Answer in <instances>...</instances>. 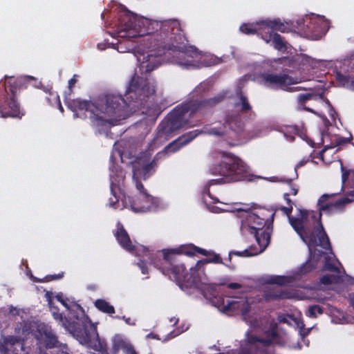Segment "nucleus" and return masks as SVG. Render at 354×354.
<instances>
[{
	"label": "nucleus",
	"instance_id": "obj_1",
	"mask_svg": "<svg viewBox=\"0 0 354 354\" xmlns=\"http://www.w3.org/2000/svg\"><path fill=\"white\" fill-rule=\"evenodd\" d=\"M118 8V37L127 39L145 37L142 41L148 54L144 57L145 60L141 63L140 69L145 73L157 68L162 55H178V64L190 66L192 61L185 58H196L200 55L196 46L189 44L178 20L153 21L137 16L124 6L120 5Z\"/></svg>",
	"mask_w": 354,
	"mask_h": 354
},
{
	"label": "nucleus",
	"instance_id": "obj_2",
	"mask_svg": "<svg viewBox=\"0 0 354 354\" xmlns=\"http://www.w3.org/2000/svg\"><path fill=\"white\" fill-rule=\"evenodd\" d=\"M155 93L153 83L135 73L127 88L125 98L120 95L105 93L93 101L66 99L65 103L75 118L80 117V111L88 112L91 125L104 130L124 119L129 111L150 108L149 102Z\"/></svg>",
	"mask_w": 354,
	"mask_h": 354
},
{
	"label": "nucleus",
	"instance_id": "obj_3",
	"mask_svg": "<svg viewBox=\"0 0 354 354\" xmlns=\"http://www.w3.org/2000/svg\"><path fill=\"white\" fill-rule=\"evenodd\" d=\"M163 258L161 266L156 264V266L165 275L176 282L178 286L184 291H188L192 288H198L201 283L199 274L197 273L196 266L191 268L187 272L184 264H178L176 260V254H183L188 257H193L197 254L207 257L210 252L207 250L190 243L182 245L175 249H164L162 250Z\"/></svg>",
	"mask_w": 354,
	"mask_h": 354
},
{
	"label": "nucleus",
	"instance_id": "obj_4",
	"mask_svg": "<svg viewBox=\"0 0 354 354\" xmlns=\"http://www.w3.org/2000/svg\"><path fill=\"white\" fill-rule=\"evenodd\" d=\"M221 156L223 159L219 162L214 163L209 167L211 174L221 176V178L207 181L203 191L204 194L212 199L214 203H218V200L212 195L209 189L212 186L240 181H252L254 177L250 167L239 158L225 151H222Z\"/></svg>",
	"mask_w": 354,
	"mask_h": 354
},
{
	"label": "nucleus",
	"instance_id": "obj_5",
	"mask_svg": "<svg viewBox=\"0 0 354 354\" xmlns=\"http://www.w3.org/2000/svg\"><path fill=\"white\" fill-rule=\"evenodd\" d=\"M199 133L200 131L196 129L183 135L158 152L153 159H151L152 150L147 149L141 152L133 163V177L140 176L143 180L147 179L156 172L159 162L164 160L168 153L176 152L192 141Z\"/></svg>",
	"mask_w": 354,
	"mask_h": 354
},
{
	"label": "nucleus",
	"instance_id": "obj_6",
	"mask_svg": "<svg viewBox=\"0 0 354 354\" xmlns=\"http://www.w3.org/2000/svg\"><path fill=\"white\" fill-rule=\"evenodd\" d=\"M337 194H324L317 201L319 212L310 211L312 232L317 239V246L326 250H331L329 237L322 222V214H333L344 212L345 207L351 201L348 198L335 199Z\"/></svg>",
	"mask_w": 354,
	"mask_h": 354
},
{
	"label": "nucleus",
	"instance_id": "obj_7",
	"mask_svg": "<svg viewBox=\"0 0 354 354\" xmlns=\"http://www.w3.org/2000/svg\"><path fill=\"white\" fill-rule=\"evenodd\" d=\"M26 88V79L10 77L0 86V115L1 118H21L25 112L17 100L20 91Z\"/></svg>",
	"mask_w": 354,
	"mask_h": 354
},
{
	"label": "nucleus",
	"instance_id": "obj_8",
	"mask_svg": "<svg viewBox=\"0 0 354 354\" xmlns=\"http://www.w3.org/2000/svg\"><path fill=\"white\" fill-rule=\"evenodd\" d=\"M288 216V222L297 235L309 248L310 255L313 254L312 248L317 246V239L312 232L310 211L299 209L297 217L292 216L293 207L281 206L278 208Z\"/></svg>",
	"mask_w": 354,
	"mask_h": 354
},
{
	"label": "nucleus",
	"instance_id": "obj_9",
	"mask_svg": "<svg viewBox=\"0 0 354 354\" xmlns=\"http://www.w3.org/2000/svg\"><path fill=\"white\" fill-rule=\"evenodd\" d=\"M188 115L194 114L191 113V109L187 102L175 107L159 124L158 136H168L181 128H189L196 125L187 119Z\"/></svg>",
	"mask_w": 354,
	"mask_h": 354
},
{
	"label": "nucleus",
	"instance_id": "obj_10",
	"mask_svg": "<svg viewBox=\"0 0 354 354\" xmlns=\"http://www.w3.org/2000/svg\"><path fill=\"white\" fill-rule=\"evenodd\" d=\"M244 127L240 113H227L222 127L211 128L209 133L218 136H225L239 141L245 138Z\"/></svg>",
	"mask_w": 354,
	"mask_h": 354
},
{
	"label": "nucleus",
	"instance_id": "obj_11",
	"mask_svg": "<svg viewBox=\"0 0 354 354\" xmlns=\"http://www.w3.org/2000/svg\"><path fill=\"white\" fill-rule=\"evenodd\" d=\"M142 176H137L133 179L136 184V189L142 194L143 198L133 201L130 196H123L121 198L122 203V208H127L131 209L136 213L146 212L155 210L158 207L157 199L149 195L145 189L144 185L140 181Z\"/></svg>",
	"mask_w": 354,
	"mask_h": 354
},
{
	"label": "nucleus",
	"instance_id": "obj_12",
	"mask_svg": "<svg viewBox=\"0 0 354 354\" xmlns=\"http://www.w3.org/2000/svg\"><path fill=\"white\" fill-rule=\"evenodd\" d=\"M264 218H259L254 213L248 214L245 218L246 229L250 234H253L261 250H265L270 243V234L268 232L270 228H267L266 223Z\"/></svg>",
	"mask_w": 354,
	"mask_h": 354
},
{
	"label": "nucleus",
	"instance_id": "obj_13",
	"mask_svg": "<svg viewBox=\"0 0 354 354\" xmlns=\"http://www.w3.org/2000/svg\"><path fill=\"white\" fill-rule=\"evenodd\" d=\"M77 337L81 344L98 351L100 354H109L106 342L100 338L95 327L85 328L83 330L78 331Z\"/></svg>",
	"mask_w": 354,
	"mask_h": 354
},
{
	"label": "nucleus",
	"instance_id": "obj_14",
	"mask_svg": "<svg viewBox=\"0 0 354 354\" xmlns=\"http://www.w3.org/2000/svg\"><path fill=\"white\" fill-rule=\"evenodd\" d=\"M35 338L39 343H43L46 348H53L59 346V342L51 328L44 323L37 326L34 332Z\"/></svg>",
	"mask_w": 354,
	"mask_h": 354
},
{
	"label": "nucleus",
	"instance_id": "obj_15",
	"mask_svg": "<svg viewBox=\"0 0 354 354\" xmlns=\"http://www.w3.org/2000/svg\"><path fill=\"white\" fill-rule=\"evenodd\" d=\"M261 79L266 86L273 89H285L294 84L293 78L287 74L263 73Z\"/></svg>",
	"mask_w": 354,
	"mask_h": 354
},
{
	"label": "nucleus",
	"instance_id": "obj_16",
	"mask_svg": "<svg viewBox=\"0 0 354 354\" xmlns=\"http://www.w3.org/2000/svg\"><path fill=\"white\" fill-rule=\"evenodd\" d=\"M226 97L225 93H221L213 97L203 100H192L187 101L191 109V113L205 111L215 107L216 105L222 102Z\"/></svg>",
	"mask_w": 354,
	"mask_h": 354
},
{
	"label": "nucleus",
	"instance_id": "obj_17",
	"mask_svg": "<svg viewBox=\"0 0 354 354\" xmlns=\"http://www.w3.org/2000/svg\"><path fill=\"white\" fill-rule=\"evenodd\" d=\"M250 310V306L246 298L228 299L226 302L223 301V311L231 313H241L242 315H246Z\"/></svg>",
	"mask_w": 354,
	"mask_h": 354
},
{
	"label": "nucleus",
	"instance_id": "obj_18",
	"mask_svg": "<svg viewBox=\"0 0 354 354\" xmlns=\"http://www.w3.org/2000/svg\"><path fill=\"white\" fill-rule=\"evenodd\" d=\"M24 351V342L21 337L8 336L0 344L2 354H21Z\"/></svg>",
	"mask_w": 354,
	"mask_h": 354
},
{
	"label": "nucleus",
	"instance_id": "obj_19",
	"mask_svg": "<svg viewBox=\"0 0 354 354\" xmlns=\"http://www.w3.org/2000/svg\"><path fill=\"white\" fill-rule=\"evenodd\" d=\"M114 235L117 241L122 248L127 251L135 250L136 247L133 245L128 232L120 222L117 224V230Z\"/></svg>",
	"mask_w": 354,
	"mask_h": 354
},
{
	"label": "nucleus",
	"instance_id": "obj_20",
	"mask_svg": "<svg viewBox=\"0 0 354 354\" xmlns=\"http://www.w3.org/2000/svg\"><path fill=\"white\" fill-rule=\"evenodd\" d=\"M261 24L266 26L267 28H270L272 30H277L281 32H288L291 30V25L288 22H282L280 19H266L262 21Z\"/></svg>",
	"mask_w": 354,
	"mask_h": 354
},
{
	"label": "nucleus",
	"instance_id": "obj_21",
	"mask_svg": "<svg viewBox=\"0 0 354 354\" xmlns=\"http://www.w3.org/2000/svg\"><path fill=\"white\" fill-rule=\"evenodd\" d=\"M51 304L52 301L49 299L48 304L51 308L52 315L54 319L58 321L62 326H63L66 330L72 331L75 328V323L67 319L62 313H59V309L57 307H53Z\"/></svg>",
	"mask_w": 354,
	"mask_h": 354
},
{
	"label": "nucleus",
	"instance_id": "obj_22",
	"mask_svg": "<svg viewBox=\"0 0 354 354\" xmlns=\"http://www.w3.org/2000/svg\"><path fill=\"white\" fill-rule=\"evenodd\" d=\"M323 95H318L315 93H300L297 95V102H298V104L301 107V109L303 110H305L308 112H310V113H314L315 114V111L312 109L311 108H309V107H307L305 106L306 103L308 102V101H310V100H318L319 98H322Z\"/></svg>",
	"mask_w": 354,
	"mask_h": 354
},
{
	"label": "nucleus",
	"instance_id": "obj_23",
	"mask_svg": "<svg viewBox=\"0 0 354 354\" xmlns=\"http://www.w3.org/2000/svg\"><path fill=\"white\" fill-rule=\"evenodd\" d=\"M209 252H210V254H209L208 256H212V257H209V258H207V259H202V260H199L196 263V270H197V273H198V271L201 270V268L205 264L209 263L224 264L227 267L230 268L231 270H234L235 268L234 266H231L230 265L225 264L223 262V260H222V259L221 258V257H220V255L218 254H216V253H215V252H214L212 251H209Z\"/></svg>",
	"mask_w": 354,
	"mask_h": 354
},
{
	"label": "nucleus",
	"instance_id": "obj_24",
	"mask_svg": "<svg viewBox=\"0 0 354 354\" xmlns=\"http://www.w3.org/2000/svg\"><path fill=\"white\" fill-rule=\"evenodd\" d=\"M239 100L234 103V107L238 109L241 113L245 114L252 111V106L250 104L248 98L243 95L242 91L236 93Z\"/></svg>",
	"mask_w": 354,
	"mask_h": 354
},
{
	"label": "nucleus",
	"instance_id": "obj_25",
	"mask_svg": "<svg viewBox=\"0 0 354 354\" xmlns=\"http://www.w3.org/2000/svg\"><path fill=\"white\" fill-rule=\"evenodd\" d=\"M254 213L256 216H259V218H264L263 220L266 223L267 228H270L272 225L274 213L266 209H259Z\"/></svg>",
	"mask_w": 354,
	"mask_h": 354
},
{
	"label": "nucleus",
	"instance_id": "obj_26",
	"mask_svg": "<svg viewBox=\"0 0 354 354\" xmlns=\"http://www.w3.org/2000/svg\"><path fill=\"white\" fill-rule=\"evenodd\" d=\"M94 304L96 308L102 313L107 314L115 313V308L113 307V306L111 305L108 301H106L104 299H97L95 301Z\"/></svg>",
	"mask_w": 354,
	"mask_h": 354
},
{
	"label": "nucleus",
	"instance_id": "obj_27",
	"mask_svg": "<svg viewBox=\"0 0 354 354\" xmlns=\"http://www.w3.org/2000/svg\"><path fill=\"white\" fill-rule=\"evenodd\" d=\"M263 250H261V247L259 248H254L253 251H250L248 249H245L243 251H230L228 255L229 261H231L232 256L235 255L241 257H248L262 252Z\"/></svg>",
	"mask_w": 354,
	"mask_h": 354
},
{
	"label": "nucleus",
	"instance_id": "obj_28",
	"mask_svg": "<svg viewBox=\"0 0 354 354\" xmlns=\"http://www.w3.org/2000/svg\"><path fill=\"white\" fill-rule=\"evenodd\" d=\"M335 80L342 86L346 87L350 90H352L351 84L353 80H351L349 75L342 74L339 71H337L335 75Z\"/></svg>",
	"mask_w": 354,
	"mask_h": 354
},
{
	"label": "nucleus",
	"instance_id": "obj_29",
	"mask_svg": "<svg viewBox=\"0 0 354 354\" xmlns=\"http://www.w3.org/2000/svg\"><path fill=\"white\" fill-rule=\"evenodd\" d=\"M210 86L208 83H201L194 90L193 95L196 97H203L209 94Z\"/></svg>",
	"mask_w": 354,
	"mask_h": 354
},
{
	"label": "nucleus",
	"instance_id": "obj_30",
	"mask_svg": "<svg viewBox=\"0 0 354 354\" xmlns=\"http://www.w3.org/2000/svg\"><path fill=\"white\" fill-rule=\"evenodd\" d=\"M272 42L273 47L278 50H281L286 48V41H284L283 38L278 33H274Z\"/></svg>",
	"mask_w": 354,
	"mask_h": 354
},
{
	"label": "nucleus",
	"instance_id": "obj_31",
	"mask_svg": "<svg viewBox=\"0 0 354 354\" xmlns=\"http://www.w3.org/2000/svg\"><path fill=\"white\" fill-rule=\"evenodd\" d=\"M115 185H113V183H111V192L113 195L112 197H111L109 200V205L110 207H113L114 209L120 208L122 209V205L120 206V201H119V196L116 195V193L115 192Z\"/></svg>",
	"mask_w": 354,
	"mask_h": 354
},
{
	"label": "nucleus",
	"instance_id": "obj_32",
	"mask_svg": "<svg viewBox=\"0 0 354 354\" xmlns=\"http://www.w3.org/2000/svg\"><path fill=\"white\" fill-rule=\"evenodd\" d=\"M350 142H351L350 138H342V137L336 138L334 144L332 146L325 145L322 150V152L325 151L326 150H327L328 149L333 148L335 147L344 145L346 144L349 143Z\"/></svg>",
	"mask_w": 354,
	"mask_h": 354
},
{
	"label": "nucleus",
	"instance_id": "obj_33",
	"mask_svg": "<svg viewBox=\"0 0 354 354\" xmlns=\"http://www.w3.org/2000/svg\"><path fill=\"white\" fill-rule=\"evenodd\" d=\"M274 30H272L270 28H267L266 26H264L262 30L259 34L261 35V38L266 42L269 43L272 41L273 38L274 33L272 32Z\"/></svg>",
	"mask_w": 354,
	"mask_h": 354
},
{
	"label": "nucleus",
	"instance_id": "obj_34",
	"mask_svg": "<svg viewBox=\"0 0 354 354\" xmlns=\"http://www.w3.org/2000/svg\"><path fill=\"white\" fill-rule=\"evenodd\" d=\"M267 283L269 284H277V285H284L287 283V277L284 276H272L270 277Z\"/></svg>",
	"mask_w": 354,
	"mask_h": 354
},
{
	"label": "nucleus",
	"instance_id": "obj_35",
	"mask_svg": "<svg viewBox=\"0 0 354 354\" xmlns=\"http://www.w3.org/2000/svg\"><path fill=\"white\" fill-rule=\"evenodd\" d=\"M324 269L330 272L339 273V268L330 261V258L329 257H325Z\"/></svg>",
	"mask_w": 354,
	"mask_h": 354
},
{
	"label": "nucleus",
	"instance_id": "obj_36",
	"mask_svg": "<svg viewBox=\"0 0 354 354\" xmlns=\"http://www.w3.org/2000/svg\"><path fill=\"white\" fill-rule=\"evenodd\" d=\"M240 30L246 35H254L257 32V29L254 28L253 24H243L240 27Z\"/></svg>",
	"mask_w": 354,
	"mask_h": 354
},
{
	"label": "nucleus",
	"instance_id": "obj_37",
	"mask_svg": "<svg viewBox=\"0 0 354 354\" xmlns=\"http://www.w3.org/2000/svg\"><path fill=\"white\" fill-rule=\"evenodd\" d=\"M316 261H308L301 267L300 272L302 274L310 272L316 268Z\"/></svg>",
	"mask_w": 354,
	"mask_h": 354
},
{
	"label": "nucleus",
	"instance_id": "obj_38",
	"mask_svg": "<svg viewBox=\"0 0 354 354\" xmlns=\"http://www.w3.org/2000/svg\"><path fill=\"white\" fill-rule=\"evenodd\" d=\"M265 299L266 301H272L277 299H283L286 297L284 296L283 292H268L265 293L264 295Z\"/></svg>",
	"mask_w": 354,
	"mask_h": 354
},
{
	"label": "nucleus",
	"instance_id": "obj_39",
	"mask_svg": "<svg viewBox=\"0 0 354 354\" xmlns=\"http://www.w3.org/2000/svg\"><path fill=\"white\" fill-rule=\"evenodd\" d=\"M309 316L316 317L317 315H322L323 313L322 308L319 305L310 306L308 308Z\"/></svg>",
	"mask_w": 354,
	"mask_h": 354
},
{
	"label": "nucleus",
	"instance_id": "obj_40",
	"mask_svg": "<svg viewBox=\"0 0 354 354\" xmlns=\"http://www.w3.org/2000/svg\"><path fill=\"white\" fill-rule=\"evenodd\" d=\"M340 278L339 276L335 275H324L320 278V282L324 285H330L333 281H337Z\"/></svg>",
	"mask_w": 354,
	"mask_h": 354
},
{
	"label": "nucleus",
	"instance_id": "obj_41",
	"mask_svg": "<svg viewBox=\"0 0 354 354\" xmlns=\"http://www.w3.org/2000/svg\"><path fill=\"white\" fill-rule=\"evenodd\" d=\"M264 333L268 337L272 339V341L279 336L276 325L272 326L269 330H266Z\"/></svg>",
	"mask_w": 354,
	"mask_h": 354
},
{
	"label": "nucleus",
	"instance_id": "obj_42",
	"mask_svg": "<svg viewBox=\"0 0 354 354\" xmlns=\"http://www.w3.org/2000/svg\"><path fill=\"white\" fill-rule=\"evenodd\" d=\"M64 277V272L59 273L57 274H48L45 277V278L41 280L43 282H48L54 280L61 279Z\"/></svg>",
	"mask_w": 354,
	"mask_h": 354
},
{
	"label": "nucleus",
	"instance_id": "obj_43",
	"mask_svg": "<svg viewBox=\"0 0 354 354\" xmlns=\"http://www.w3.org/2000/svg\"><path fill=\"white\" fill-rule=\"evenodd\" d=\"M259 338L255 335L248 334L246 337L247 342L251 345L254 344L257 342L259 343Z\"/></svg>",
	"mask_w": 354,
	"mask_h": 354
},
{
	"label": "nucleus",
	"instance_id": "obj_44",
	"mask_svg": "<svg viewBox=\"0 0 354 354\" xmlns=\"http://www.w3.org/2000/svg\"><path fill=\"white\" fill-rule=\"evenodd\" d=\"M55 297H56L57 300L58 301H59L68 310H71L70 306L68 304L66 300L63 298V294L62 293L60 292V293L57 294L55 296Z\"/></svg>",
	"mask_w": 354,
	"mask_h": 354
},
{
	"label": "nucleus",
	"instance_id": "obj_45",
	"mask_svg": "<svg viewBox=\"0 0 354 354\" xmlns=\"http://www.w3.org/2000/svg\"><path fill=\"white\" fill-rule=\"evenodd\" d=\"M77 77L78 75L75 74L73 77L69 80L68 81V90H69V94H71L73 92V88L75 85L76 82H77Z\"/></svg>",
	"mask_w": 354,
	"mask_h": 354
},
{
	"label": "nucleus",
	"instance_id": "obj_46",
	"mask_svg": "<svg viewBox=\"0 0 354 354\" xmlns=\"http://www.w3.org/2000/svg\"><path fill=\"white\" fill-rule=\"evenodd\" d=\"M137 266L141 270V272L143 274H148V268L146 265V263L144 261L140 260L139 262L137 263Z\"/></svg>",
	"mask_w": 354,
	"mask_h": 354
},
{
	"label": "nucleus",
	"instance_id": "obj_47",
	"mask_svg": "<svg viewBox=\"0 0 354 354\" xmlns=\"http://www.w3.org/2000/svg\"><path fill=\"white\" fill-rule=\"evenodd\" d=\"M259 343H261L264 346H270L272 344L273 341L272 339H270L269 337L266 338H259Z\"/></svg>",
	"mask_w": 354,
	"mask_h": 354
},
{
	"label": "nucleus",
	"instance_id": "obj_48",
	"mask_svg": "<svg viewBox=\"0 0 354 354\" xmlns=\"http://www.w3.org/2000/svg\"><path fill=\"white\" fill-rule=\"evenodd\" d=\"M227 287L230 289L236 290L242 288V285L239 283H230L227 285Z\"/></svg>",
	"mask_w": 354,
	"mask_h": 354
},
{
	"label": "nucleus",
	"instance_id": "obj_49",
	"mask_svg": "<svg viewBox=\"0 0 354 354\" xmlns=\"http://www.w3.org/2000/svg\"><path fill=\"white\" fill-rule=\"evenodd\" d=\"M290 195V194H289V193H285L283 194V198L286 201V203H287L288 206L291 205L292 207H293L294 203L291 201V199L290 198V197H289Z\"/></svg>",
	"mask_w": 354,
	"mask_h": 354
},
{
	"label": "nucleus",
	"instance_id": "obj_50",
	"mask_svg": "<svg viewBox=\"0 0 354 354\" xmlns=\"http://www.w3.org/2000/svg\"><path fill=\"white\" fill-rule=\"evenodd\" d=\"M147 338H151V339H160V338L158 337V335L153 333H149L147 335Z\"/></svg>",
	"mask_w": 354,
	"mask_h": 354
},
{
	"label": "nucleus",
	"instance_id": "obj_51",
	"mask_svg": "<svg viewBox=\"0 0 354 354\" xmlns=\"http://www.w3.org/2000/svg\"><path fill=\"white\" fill-rule=\"evenodd\" d=\"M57 98H58V108H59V110L63 113L64 112V108L62 107V104H61V102H60V100H59V97L57 96Z\"/></svg>",
	"mask_w": 354,
	"mask_h": 354
},
{
	"label": "nucleus",
	"instance_id": "obj_52",
	"mask_svg": "<svg viewBox=\"0 0 354 354\" xmlns=\"http://www.w3.org/2000/svg\"><path fill=\"white\" fill-rule=\"evenodd\" d=\"M298 193V189L297 188H295V187H292L291 188V192L290 193V194L293 195V196H296Z\"/></svg>",
	"mask_w": 354,
	"mask_h": 354
},
{
	"label": "nucleus",
	"instance_id": "obj_53",
	"mask_svg": "<svg viewBox=\"0 0 354 354\" xmlns=\"http://www.w3.org/2000/svg\"><path fill=\"white\" fill-rule=\"evenodd\" d=\"M97 48L101 50L105 49L106 48L105 44H101V43L98 44H97Z\"/></svg>",
	"mask_w": 354,
	"mask_h": 354
},
{
	"label": "nucleus",
	"instance_id": "obj_54",
	"mask_svg": "<svg viewBox=\"0 0 354 354\" xmlns=\"http://www.w3.org/2000/svg\"><path fill=\"white\" fill-rule=\"evenodd\" d=\"M176 334H174V332H171L169 335H168V337L167 339H170L174 337H176Z\"/></svg>",
	"mask_w": 354,
	"mask_h": 354
},
{
	"label": "nucleus",
	"instance_id": "obj_55",
	"mask_svg": "<svg viewBox=\"0 0 354 354\" xmlns=\"http://www.w3.org/2000/svg\"><path fill=\"white\" fill-rule=\"evenodd\" d=\"M309 59H310V57H308V56H306V55H304V56H303V57H302V61H303V62H304V61H305V62H309Z\"/></svg>",
	"mask_w": 354,
	"mask_h": 354
},
{
	"label": "nucleus",
	"instance_id": "obj_56",
	"mask_svg": "<svg viewBox=\"0 0 354 354\" xmlns=\"http://www.w3.org/2000/svg\"><path fill=\"white\" fill-rule=\"evenodd\" d=\"M326 103L328 104V106L333 110V107L332 106V104H330V101L326 98Z\"/></svg>",
	"mask_w": 354,
	"mask_h": 354
},
{
	"label": "nucleus",
	"instance_id": "obj_57",
	"mask_svg": "<svg viewBox=\"0 0 354 354\" xmlns=\"http://www.w3.org/2000/svg\"><path fill=\"white\" fill-rule=\"evenodd\" d=\"M76 307H77V308H78V309L81 310L82 312H84L83 308L80 305H77Z\"/></svg>",
	"mask_w": 354,
	"mask_h": 354
},
{
	"label": "nucleus",
	"instance_id": "obj_58",
	"mask_svg": "<svg viewBox=\"0 0 354 354\" xmlns=\"http://www.w3.org/2000/svg\"><path fill=\"white\" fill-rule=\"evenodd\" d=\"M317 252H318V256L319 257H321L322 255V254H324V252L320 251V250H318Z\"/></svg>",
	"mask_w": 354,
	"mask_h": 354
},
{
	"label": "nucleus",
	"instance_id": "obj_59",
	"mask_svg": "<svg viewBox=\"0 0 354 354\" xmlns=\"http://www.w3.org/2000/svg\"><path fill=\"white\" fill-rule=\"evenodd\" d=\"M351 85L352 86V90L351 91H354V81H353V83Z\"/></svg>",
	"mask_w": 354,
	"mask_h": 354
},
{
	"label": "nucleus",
	"instance_id": "obj_60",
	"mask_svg": "<svg viewBox=\"0 0 354 354\" xmlns=\"http://www.w3.org/2000/svg\"><path fill=\"white\" fill-rule=\"evenodd\" d=\"M280 322H286L287 320L286 318H283V319H280Z\"/></svg>",
	"mask_w": 354,
	"mask_h": 354
},
{
	"label": "nucleus",
	"instance_id": "obj_61",
	"mask_svg": "<svg viewBox=\"0 0 354 354\" xmlns=\"http://www.w3.org/2000/svg\"><path fill=\"white\" fill-rule=\"evenodd\" d=\"M301 165H302V163H301V162H300L299 164H298V165H297V167H296L295 169H296L297 167H300V166H301Z\"/></svg>",
	"mask_w": 354,
	"mask_h": 354
},
{
	"label": "nucleus",
	"instance_id": "obj_62",
	"mask_svg": "<svg viewBox=\"0 0 354 354\" xmlns=\"http://www.w3.org/2000/svg\"><path fill=\"white\" fill-rule=\"evenodd\" d=\"M131 354H137V353L134 350H132L131 352Z\"/></svg>",
	"mask_w": 354,
	"mask_h": 354
},
{
	"label": "nucleus",
	"instance_id": "obj_63",
	"mask_svg": "<svg viewBox=\"0 0 354 354\" xmlns=\"http://www.w3.org/2000/svg\"><path fill=\"white\" fill-rule=\"evenodd\" d=\"M288 183H289V184H291V183H292V180H291V179H289V180H288Z\"/></svg>",
	"mask_w": 354,
	"mask_h": 354
},
{
	"label": "nucleus",
	"instance_id": "obj_64",
	"mask_svg": "<svg viewBox=\"0 0 354 354\" xmlns=\"http://www.w3.org/2000/svg\"><path fill=\"white\" fill-rule=\"evenodd\" d=\"M129 319H130V318L127 319L126 322L128 323Z\"/></svg>",
	"mask_w": 354,
	"mask_h": 354
}]
</instances>
